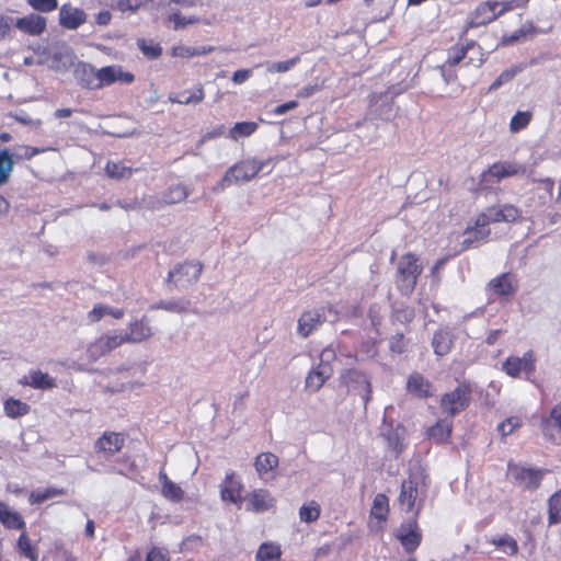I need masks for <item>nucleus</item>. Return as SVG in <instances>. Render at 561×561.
Returning a JSON list of instances; mask_svg holds the SVG:
<instances>
[{
    "instance_id": "1",
    "label": "nucleus",
    "mask_w": 561,
    "mask_h": 561,
    "mask_svg": "<svg viewBox=\"0 0 561 561\" xmlns=\"http://www.w3.org/2000/svg\"><path fill=\"white\" fill-rule=\"evenodd\" d=\"M469 50H477L478 58H468L466 65H472L474 67H481L484 62L483 49L480 44L474 39H467L465 44H456L448 48L447 59L439 66L442 77L446 83L455 82L458 76L455 71V67L467 58Z\"/></svg>"
},
{
    "instance_id": "2",
    "label": "nucleus",
    "mask_w": 561,
    "mask_h": 561,
    "mask_svg": "<svg viewBox=\"0 0 561 561\" xmlns=\"http://www.w3.org/2000/svg\"><path fill=\"white\" fill-rule=\"evenodd\" d=\"M428 484L425 477L411 473L401 483L399 505L405 512L414 511L413 517H419L424 506Z\"/></svg>"
},
{
    "instance_id": "3",
    "label": "nucleus",
    "mask_w": 561,
    "mask_h": 561,
    "mask_svg": "<svg viewBox=\"0 0 561 561\" xmlns=\"http://www.w3.org/2000/svg\"><path fill=\"white\" fill-rule=\"evenodd\" d=\"M423 267L414 253H405L400 257L396 273V285L402 295H411L422 274Z\"/></svg>"
},
{
    "instance_id": "4",
    "label": "nucleus",
    "mask_w": 561,
    "mask_h": 561,
    "mask_svg": "<svg viewBox=\"0 0 561 561\" xmlns=\"http://www.w3.org/2000/svg\"><path fill=\"white\" fill-rule=\"evenodd\" d=\"M547 472V469L526 467L510 460L506 476L515 486L534 492L539 489Z\"/></svg>"
},
{
    "instance_id": "5",
    "label": "nucleus",
    "mask_w": 561,
    "mask_h": 561,
    "mask_svg": "<svg viewBox=\"0 0 561 561\" xmlns=\"http://www.w3.org/2000/svg\"><path fill=\"white\" fill-rule=\"evenodd\" d=\"M472 399V387L470 382H460L454 390L444 393L439 400V407L448 417L454 419L466 411Z\"/></svg>"
},
{
    "instance_id": "6",
    "label": "nucleus",
    "mask_w": 561,
    "mask_h": 561,
    "mask_svg": "<svg viewBox=\"0 0 561 561\" xmlns=\"http://www.w3.org/2000/svg\"><path fill=\"white\" fill-rule=\"evenodd\" d=\"M264 165V161L256 159L242 160L227 170L224 178L218 183V187L224 190L233 183L249 182L263 170Z\"/></svg>"
},
{
    "instance_id": "7",
    "label": "nucleus",
    "mask_w": 561,
    "mask_h": 561,
    "mask_svg": "<svg viewBox=\"0 0 561 561\" xmlns=\"http://www.w3.org/2000/svg\"><path fill=\"white\" fill-rule=\"evenodd\" d=\"M537 356L533 350L519 356H508L502 364V370L512 378H519L522 375L529 379L536 371Z\"/></svg>"
},
{
    "instance_id": "8",
    "label": "nucleus",
    "mask_w": 561,
    "mask_h": 561,
    "mask_svg": "<svg viewBox=\"0 0 561 561\" xmlns=\"http://www.w3.org/2000/svg\"><path fill=\"white\" fill-rule=\"evenodd\" d=\"M500 16L497 0L482 1L470 13L467 28L485 26L496 21Z\"/></svg>"
},
{
    "instance_id": "9",
    "label": "nucleus",
    "mask_w": 561,
    "mask_h": 561,
    "mask_svg": "<svg viewBox=\"0 0 561 561\" xmlns=\"http://www.w3.org/2000/svg\"><path fill=\"white\" fill-rule=\"evenodd\" d=\"M417 519L419 517H412L407 523L401 524L397 534V539L408 553L414 552L422 541V531Z\"/></svg>"
},
{
    "instance_id": "10",
    "label": "nucleus",
    "mask_w": 561,
    "mask_h": 561,
    "mask_svg": "<svg viewBox=\"0 0 561 561\" xmlns=\"http://www.w3.org/2000/svg\"><path fill=\"white\" fill-rule=\"evenodd\" d=\"M123 344L125 343L122 334H103L89 344L87 354L91 360L95 362Z\"/></svg>"
},
{
    "instance_id": "11",
    "label": "nucleus",
    "mask_w": 561,
    "mask_h": 561,
    "mask_svg": "<svg viewBox=\"0 0 561 561\" xmlns=\"http://www.w3.org/2000/svg\"><path fill=\"white\" fill-rule=\"evenodd\" d=\"M340 381L347 388L352 387L354 390L363 391L366 402L370 399L371 383L364 371L355 368L344 369L340 375Z\"/></svg>"
},
{
    "instance_id": "12",
    "label": "nucleus",
    "mask_w": 561,
    "mask_h": 561,
    "mask_svg": "<svg viewBox=\"0 0 561 561\" xmlns=\"http://www.w3.org/2000/svg\"><path fill=\"white\" fill-rule=\"evenodd\" d=\"M203 271V265L199 262H184L174 267L173 271L169 272L168 282L171 283L174 279V285H183L184 283H195Z\"/></svg>"
},
{
    "instance_id": "13",
    "label": "nucleus",
    "mask_w": 561,
    "mask_h": 561,
    "mask_svg": "<svg viewBox=\"0 0 561 561\" xmlns=\"http://www.w3.org/2000/svg\"><path fill=\"white\" fill-rule=\"evenodd\" d=\"M488 289L496 297L511 298L518 289V282L514 274L502 273L488 283Z\"/></svg>"
},
{
    "instance_id": "14",
    "label": "nucleus",
    "mask_w": 561,
    "mask_h": 561,
    "mask_svg": "<svg viewBox=\"0 0 561 561\" xmlns=\"http://www.w3.org/2000/svg\"><path fill=\"white\" fill-rule=\"evenodd\" d=\"M551 28H552V26H549L547 30H540L535 26L533 21H526L520 27L515 30L513 33L503 34L499 42V46H501V47L513 46L514 44H516L518 42L530 39L539 33L549 32V31H551Z\"/></svg>"
},
{
    "instance_id": "15",
    "label": "nucleus",
    "mask_w": 561,
    "mask_h": 561,
    "mask_svg": "<svg viewBox=\"0 0 561 561\" xmlns=\"http://www.w3.org/2000/svg\"><path fill=\"white\" fill-rule=\"evenodd\" d=\"M98 78L99 90L111 85L116 81L131 83L135 80V76L131 72L124 71L122 66L118 65L105 66L98 69Z\"/></svg>"
},
{
    "instance_id": "16",
    "label": "nucleus",
    "mask_w": 561,
    "mask_h": 561,
    "mask_svg": "<svg viewBox=\"0 0 561 561\" xmlns=\"http://www.w3.org/2000/svg\"><path fill=\"white\" fill-rule=\"evenodd\" d=\"M243 484L234 472L226 474L220 484V497L226 503L240 505L242 502Z\"/></svg>"
},
{
    "instance_id": "17",
    "label": "nucleus",
    "mask_w": 561,
    "mask_h": 561,
    "mask_svg": "<svg viewBox=\"0 0 561 561\" xmlns=\"http://www.w3.org/2000/svg\"><path fill=\"white\" fill-rule=\"evenodd\" d=\"M276 500L266 489H255L247 495V510L263 513L275 507Z\"/></svg>"
},
{
    "instance_id": "18",
    "label": "nucleus",
    "mask_w": 561,
    "mask_h": 561,
    "mask_svg": "<svg viewBox=\"0 0 561 561\" xmlns=\"http://www.w3.org/2000/svg\"><path fill=\"white\" fill-rule=\"evenodd\" d=\"M125 445V437L122 433L104 432L94 445L96 453L113 456L122 450Z\"/></svg>"
},
{
    "instance_id": "19",
    "label": "nucleus",
    "mask_w": 561,
    "mask_h": 561,
    "mask_svg": "<svg viewBox=\"0 0 561 561\" xmlns=\"http://www.w3.org/2000/svg\"><path fill=\"white\" fill-rule=\"evenodd\" d=\"M14 25L19 31L26 35L39 36L46 30L47 20L42 15L31 13L28 15L19 18Z\"/></svg>"
},
{
    "instance_id": "20",
    "label": "nucleus",
    "mask_w": 561,
    "mask_h": 561,
    "mask_svg": "<svg viewBox=\"0 0 561 561\" xmlns=\"http://www.w3.org/2000/svg\"><path fill=\"white\" fill-rule=\"evenodd\" d=\"M325 321L323 311L309 310L305 311L298 320V334L308 337Z\"/></svg>"
},
{
    "instance_id": "21",
    "label": "nucleus",
    "mask_w": 561,
    "mask_h": 561,
    "mask_svg": "<svg viewBox=\"0 0 561 561\" xmlns=\"http://www.w3.org/2000/svg\"><path fill=\"white\" fill-rule=\"evenodd\" d=\"M453 419H439L436 423L430 426L426 431V435L428 439L433 440L435 444H447L450 442L451 433H453Z\"/></svg>"
},
{
    "instance_id": "22",
    "label": "nucleus",
    "mask_w": 561,
    "mask_h": 561,
    "mask_svg": "<svg viewBox=\"0 0 561 561\" xmlns=\"http://www.w3.org/2000/svg\"><path fill=\"white\" fill-rule=\"evenodd\" d=\"M407 391L419 399L432 397V383L420 373L413 371L407 381Z\"/></svg>"
},
{
    "instance_id": "23",
    "label": "nucleus",
    "mask_w": 561,
    "mask_h": 561,
    "mask_svg": "<svg viewBox=\"0 0 561 561\" xmlns=\"http://www.w3.org/2000/svg\"><path fill=\"white\" fill-rule=\"evenodd\" d=\"M19 383L24 387H31L33 389H53L56 387V381L47 373H43L39 369H34L28 375L23 376Z\"/></svg>"
},
{
    "instance_id": "24",
    "label": "nucleus",
    "mask_w": 561,
    "mask_h": 561,
    "mask_svg": "<svg viewBox=\"0 0 561 561\" xmlns=\"http://www.w3.org/2000/svg\"><path fill=\"white\" fill-rule=\"evenodd\" d=\"M491 224V219L489 214L481 213L477 216L474 226L467 227L465 233L471 234L472 238L463 240V248L469 249L474 241L480 239H485L490 234V230H483L486 226Z\"/></svg>"
},
{
    "instance_id": "25",
    "label": "nucleus",
    "mask_w": 561,
    "mask_h": 561,
    "mask_svg": "<svg viewBox=\"0 0 561 561\" xmlns=\"http://www.w3.org/2000/svg\"><path fill=\"white\" fill-rule=\"evenodd\" d=\"M85 13L78 8L64 4L59 11L60 25L68 30H76L85 22Z\"/></svg>"
},
{
    "instance_id": "26",
    "label": "nucleus",
    "mask_w": 561,
    "mask_h": 561,
    "mask_svg": "<svg viewBox=\"0 0 561 561\" xmlns=\"http://www.w3.org/2000/svg\"><path fill=\"white\" fill-rule=\"evenodd\" d=\"M332 367L323 368V365H317L308 373L306 377V389L310 392L319 391L325 381L332 376Z\"/></svg>"
},
{
    "instance_id": "27",
    "label": "nucleus",
    "mask_w": 561,
    "mask_h": 561,
    "mask_svg": "<svg viewBox=\"0 0 561 561\" xmlns=\"http://www.w3.org/2000/svg\"><path fill=\"white\" fill-rule=\"evenodd\" d=\"M152 335L151 328L144 319L134 320L128 324V332L122 334L124 343H141Z\"/></svg>"
},
{
    "instance_id": "28",
    "label": "nucleus",
    "mask_w": 561,
    "mask_h": 561,
    "mask_svg": "<svg viewBox=\"0 0 561 561\" xmlns=\"http://www.w3.org/2000/svg\"><path fill=\"white\" fill-rule=\"evenodd\" d=\"M0 522L8 529L25 530L26 523L22 515L12 511L5 503L0 502Z\"/></svg>"
},
{
    "instance_id": "29",
    "label": "nucleus",
    "mask_w": 561,
    "mask_h": 561,
    "mask_svg": "<svg viewBox=\"0 0 561 561\" xmlns=\"http://www.w3.org/2000/svg\"><path fill=\"white\" fill-rule=\"evenodd\" d=\"M158 478L161 484V494L164 499L171 502H181L184 499V491L182 488L171 481L163 469L159 471Z\"/></svg>"
},
{
    "instance_id": "30",
    "label": "nucleus",
    "mask_w": 561,
    "mask_h": 561,
    "mask_svg": "<svg viewBox=\"0 0 561 561\" xmlns=\"http://www.w3.org/2000/svg\"><path fill=\"white\" fill-rule=\"evenodd\" d=\"M522 171H523V168L515 162H508V161L501 162L500 161V162H495L492 165H490L488 171L483 172L482 175L485 176L486 174H489L492 178H495L497 181H500L504 178L517 175Z\"/></svg>"
},
{
    "instance_id": "31",
    "label": "nucleus",
    "mask_w": 561,
    "mask_h": 561,
    "mask_svg": "<svg viewBox=\"0 0 561 561\" xmlns=\"http://www.w3.org/2000/svg\"><path fill=\"white\" fill-rule=\"evenodd\" d=\"M79 84L89 90H99L98 69L91 65H82L76 70Z\"/></svg>"
},
{
    "instance_id": "32",
    "label": "nucleus",
    "mask_w": 561,
    "mask_h": 561,
    "mask_svg": "<svg viewBox=\"0 0 561 561\" xmlns=\"http://www.w3.org/2000/svg\"><path fill=\"white\" fill-rule=\"evenodd\" d=\"M278 466V457L272 453H262L254 461L255 470L261 479L272 472Z\"/></svg>"
},
{
    "instance_id": "33",
    "label": "nucleus",
    "mask_w": 561,
    "mask_h": 561,
    "mask_svg": "<svg viewBox=\"0 0 561 561\" xmlns=\"http://www.w3.org/2000/svg\"><path fill=\"white\" fill-rule=\"evenodd\" d=\"M432 346L437 356H445L451 351L453 337L446 330H437L433 334Z\"/></svg>"
},
{
    "instance_id": "34",
    "label": "nucleus",
    "mask_w": 561,
    "mask_h": 561,
    "mask_svg": "<svg viewBox=\"0 0 561 561\" xmlns=\"http://www.w3.org/2000/svg\"><path fill=\"white\" fill-rule=\"evenodd\" d=\"M104 316H111L114 319H122L125 316V310L123 308H112L102 304H98L92 308V310L88 312V320L91 323H96Z\"/></svg>"
},
{
    "instance_id": "35",
    "label": "nucleus",
    "mask_w": 561,
    "mask_h": 561,
    "mask_svg": "<svg viewBox=\"0 0 561 561\" xmlns=\"http://www.w3.org/2000/svg\"><path fill=\"white\" fill-rule=\"evenodd\" d=\"M204 98H205V92H204L203 85L199 84L193 91H182L174 95H170L169 100L172 103L187 105V104H198L204 100Z\"/></svg>"
},
{
    "instance_id": "36",
    "label": "nucleus",
    "mask_w": 561,
    "mask_h": 561,
    "mask_svg": "<svg viewBox=\"0 0 561 561\" xmlns=\"http://www.w3.org/2000/svg\"><path fill=\"white\" fill-rule=\"evenodd\" d=\"M66 493L67 491L64 488L48 486L46 489H36L30 493L28 502L32 505L42 504L49 499L66 495Z\"/></svg>"
},
{
    "instance_id": "37",
    "label": "nucleus",
    "mask_w": 561,
    "mask_h": 561,
    "mask_svg": "<svg viewBox=\"0 0 561 561\" xmlns=\"http://www.w3.org/2000/svg\"><path fill=\"white\" fill-rule=\"evenodd\" d=\"M214 50H215L214 46L193 47V46L178 45V46H173L171 48V55L173 57H179V58H192L195 56H203V55L210 54Z\"/></svg>"
},
{
    "instance_id": "38",
    "label": "nucleus",
    "mask_w": 561,
    "mask_h": 561,
    "mask_svg": "<svg viewBox=\"0 0 561 561\" xmlns=\"http://www.w3.org/2000/svg\"><path fill=\"white\" fill-rule=\"evenodd\" d=\"M389 511L388 496L385 493L376 494L370 508V515L378 520L385 522L388 518Z\"/></svg>"
},
{
    "instance_id": "39",
    "label": "nucleus",
    "mask_w": 561,
    "mask_h": 561,
    "mask_svg": "<svg viewBox=\"0 0 561 561\" xmlns=\"http://www.w3.org/2000/svg\"><path fill=\"white\" fill-rule=\"evenodd\" d=\"M18 552L31 561H37L38 552L35 546H33L26 529L21 531L18 542H16Z\"/></svg>"
},
{
    "instance_id": "40",
    "label": "nucleus",
    "mask_w": 561,
    "mask_h": 561,
    "mask_svg": "<svg viewBox=\"0 0 561 561\" xmlns=\"http://www.w3.org/2000/svg\"><path fill=\"white\" fill-rule=\"evenodd\" d=\"M548 506V525L561 524V491H557L550 495L547 501Z\"/></svg>"
},
{
    "instance_id": "41",
    "label": "nucleus",
    "mask_w": 561,
    "mask_h": 561,
    "mask_svg": "<svg viewBox=\"0 0 561 561\" xmlns=\"http://www.w3.org/2000/svg\"><path fill=\"white\" fill-rule=\"evenodd\" d=\"M280 546L274 542H263L255 554V561H279Z\"/></svg>"
},
{
    "instance_id": "42",
    "label": "nucleus",
    "mask_w": 561,
    "mask_h": 561,
    "mask_svg": "<svg viewBox=\"0 0 561 561\" xmlns=\"http://www.w3.org/2000/svg\"><path fill=\"white\" fill-rule=\"evenodd\" d=\"M488 542L508 556H515L518 553V543L511 535L504 534L502 536L493 537Z\"/></svg>"
},
{
    "instance_id": "43",
    "label": "nucleus",
    "mask_w": 561,
    "mask_h": 561,
    "mask_svg": "<svg viewBox=\"0 0 561 561\" xmlns=\"http://www.w3.org/2000/svg\"><path fill=\"white\" fill-rule=\"evenodd\" d=\"M3 409L5 415L10 419H16L26 415L31 410L27 403L14 398L7 399L4 401Z\"/></svg>"
},
{
    "instance_id": "44",
    "label": "nucleus",
    "mask_w": 561,
    "mask_h": 561,
    "mask_svg": "<svg viewBox=\"0 0 561 561\" xmlns=\"http://www.w3.org/2000/svg\"><path fill=\"white\" fill-rule=\"evenodd\" d=\"M13 168V154L9 149L0 150V186L9 182Z\"/></svg>"
},
{
    "instance_id": "45",
    "label": "nucleus",
    "mask_w": 561,
    "mask_h": 561,
    "mask_svg": "<svg viewBox=\"0 0 561 561\" xmlns=\"http://www.w3.org/2000/svg\"><path fill=\"white\" fill-rule=\"evenodd\" d=\"M105 172L110 178L116 180L129 179L133 175V169L123 161H107Z\"/></svg>"
},
{
    "instance_id": "46",
    "label": "nucleus",
    "mask_w": 561,
    "mask_h": 561,
    "mask_svg": "<svg viewBox=\"0 0 561 561\" xmlns=\"http://www.w3.org/2000/svg\"><path fill=\"white\" fill-rule=\"evenodd\" d=\"M321 514L320 504L312 500L304 503L299 508V518L301 522L310 524L319 519Z\"/></svg>"
},
{
    "instance_id": "47",
    "label": "nucleus",
    "mask_w": 561,
    "mask_h": 561,
    "mask_svg": "<svg viewBox=\"0 0 561 561\" xmlns=\"http://www.w3.org/2000/svg\"><path fill=\"white\" fill-rule=\"evenodd\" d=\"M259 128L255 122H238L229 130V137L232 140H239L242 137H249Z\"/></svg>"
},
{
    "instance_id": "48",
    "label": "nucleus",
    "mask_w": 561,
    "mask_h": 561,
    "mask_svg": "<svg viewBox=\"0 0 561 561\" xmlns=\"http://www.w3.org/2000/svg\"><path fill=\"white\" fill-rule=\"evenodd\" d=\"M533 114L529 111H518L510 122V130L511 133H518L525 129L529 123L531 122Z\"/></svg>"
},
{
    "instance_id": "49",
    "label": "nucleus",
    "mask_w": 561,
    "mask_h": 561,
    "mask_svg": "<svg viewBox=\"0 0 561 561\" xmlns=\"http://www.w3.org/2000/svg\"><path fill=\"white\" fill-rule=\"evenodd\" d=\"M168 22L173 23V30L178 31L198 23L199 18L196 15L184 16L180 12H172L168 16Z\"/></svg>"
},
{
    "instance_id": "50",
    "label": "nucleus",
    "mask_w": 561,
    "mask_h": 561,
    "mask_svg": "<svg viewBox=\"0 0 561 561\" xmlns=\"http://www.w3.org/2000/svg\"><path fill=\"white\" fill-rule=\"evenodd\" d=\"M138 48L149 59H157L162 55V48L151 39H138Z\"/></svg>"
},
{
    "instance_id": "51",
    "label": "nucleus",
    "mask_w": 561,
    "mask_h": 561,
    "mask_svg": "<svg viewBox=\"0 0 561 561\" xmlns=\"http://www.w3.org/2000/svg\"><path fill=\"white\" fill-rule=\"evenodd\" d=\"M523 70L519 66H514L510 69H506L500 73V76L492 82V84L489 87V92L496 91L499 88H501L503 84L512 81L517 73H519Z\"/></svg>"
},
{
    "instance_id": "52",
    "label": "nucleus",
    "mask_w": 561,
    "mask_h": 561,
    "mask_svg": "<svg viewBox=\"0 0 561 561\" xmlns=\"http://www.w3.org/2000/svg\"><path fill=\"white\" fill-rule=\"evenodd\" d=\"M190 301L188 300H172V301H160L154 307L171 312L182 313L187 311Z\"/></svg>"
},
{
    "instance_id": "53",
    "label": "nucleus",
    "mask_w": 561,
    "mask_h": 561,
    "mask_svg": "<svg viewBox=\"0 0 561 561\" xmlns=\"http://www.w3.org/2000/svg\"><path fill=\"white\" fill-rule=\"evenodd\" d=\"M522 420L518 416H510L499 424L497 431L502 436L511 435L515 430L522 426Z\"/></svg>"
},
{
    "instance_id": "54",
    "label": "nucleus",
    "mask_w": 561,
    "mask_h": 561,
    "mask_svg": "<svg viewBox=\"0 0 561 561\" xmlns=\"http://www.w3.org/2000/svg\"><path fill=\"white\" fill-rule=\"evenodd\" d=\"M541 425L543 430L553 426L561 432V404H557L551 409L549 417L543 419Z\"/></svg>"
},
{
    "instance_id": "55",
    "label": "nucleus",
    "mask_w": 561,
    "mask_h": 561,
    "mask_svg": "<svg viewBox=\"0 0 561 561\" xmlns=\"http://www.w3.org/2000/svg\"><path fill=\"white\" fill-rule=\"evenodd\" d=\"M530 0H504L497 1L499 4V13L504 15L507 12H511L515 9H525Z\"/></svg>"
},
{
    "instance_id": "56",
    "label": "nucleus",
    "mask_w": 561,
    "mask_h": 561,
    "mask_svg": "<svg viewBox=\"0 0 561 561\" xmlns=\"http://www.w3.org/2000/svg\"><path fill=\"white\" fill-rule=\"evenodd\" d=\"M28 5L38 12H53L58 8L57 0H27Z\"/></svg>"
},
{
    "instance_id": "57",
    "label": "nucleus",
    "mask_w": 561,
    "mask_h": 561,
    "mask_svg": "<svg viewBox=\"0 0 561 561\" xmlns=\"http://www.w3.org/2000/svg\"><path fill=\"white\" fill-rule=\"evenodd\" d=\"M300 61V56H295L290 59L284 60V61H277L273 62L271 66H268L267 71L271 73L274 72H287L293 67H295Z\"/></svg>"
},
{
    "instance_id": "58",
    "label": "nucleus",
    "mask_w": 561,
    "mask_h": 561,
    "mask_svg": "<svg viewBox=\"0 0 561 561\" xmlns=\"http://www.w3.org/2000/svg\"><path fill=\"white\" fill-rule=\"evenodd\" d=\"M187 193L185 187L182 185H175L169 188L168 193L164 196L165 203L174 204L185 199Z\"/></svg>"
},
{
    "instance_id": "59",
    "label": "nucleus",
    "mask_w": 561,
    "mask_h": 561,
    "mask_svg": "<svg viewBox=\"0 0 561 561\" xmlns=\"http://www.w3.org/2000/svg\"><path fill=\"white\" fill-rule=\"evenodd\" d=\"M502 213V219L504 222H515L522 216L520 209L512 204L503 205Z\"/></svg>"
},
{
    "instance_id": "60",
    "label": "nucleus",
    "mask_w": 561,
    "mask_h": 561,
    "mask_svg": "<svg viewBox=\"0 0 561 561\" xmlns=\"http://www.w3.org/2000/svg\"><path fill=\"white\" fill-rule=\"evenodd\" d=\"M336 358L335 350L329 345L322 350L320 353V363L318 365H323L325 367H332L331 363Z\"/></svg>"
},
{
    "instance_id": "61",
    "label": "nucleus",
    "mask_w": 561,
    "mask_h": 561,
    "mask_svg": "<svg viewBox=\"0 0 561 561\" xmlns=\"http://www.w3.org/2000/svg\"><path fill=\"white\" fill-rule=\"evenodd\" d=\"M204 543V540L202 538V536L199 535H191V536H187L184 540H183V549L185 550H193V549H197L199 547H202Z\"/></svg>"
},
{
    "instance_id": "62",
    "label": "nucleus",
    "mask_w": 561,
    "mask_h": 561,
    "mask_svg": "<svg viewBox=\"0 0 561 561\" xmlns=\"http://www.w3.org/2000/svg\"><path fill=\"white\" fill-rule=\"evenodd\" d=\"M141 5V0H118L117 1V9L121 12L137 11Z\"/></svg>"
},
{
    "instance_id": "63",
    "label": "nucleus",
    "mask_w": 561,
    "mask_h": 561,
    "mask_svg": "<svg viewBox=\"0 0 561 561\" xmlns=\"http://www.w3.org/2000/svg\"><path fill=\"white\" fill-rule=\"evenodd\" d=\"M387 439H388L389 447L392 449V451L396 454V456H399L405 447L404 444L402 443V440L400 439V437L397 434H393V435H389L387 437Z\"/></svg>"
},
{
    "instance_id": "64",
    "label": "nucleus",
    "mask_w": 561,
    "mask_h": 561,
    "mask_svg": "<svg viewBox=\"0 0 561 561\" xmlns=\"http://www.w3.org/2000/svg\"><path fill=\"white\" fill-rule=\"evenodd\" d=\"M146 561H170V558L159 548H152L147 553Z\"/></svg>"
}]
</instances>
